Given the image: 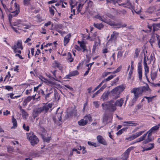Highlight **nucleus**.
Returning a JSON list of instances; mask_svg holds the SVG:
<instances>
[{
	"label": "nucleus",
	"instance_id": "obj_2",
	"mask_svg": "<svg viewBox=\"0 0 160 160\" xmlns=\"http://www.w3.org/2000/svg\"><path fill=\"white\" fill-rule=\"evenodd\" d=\"M147 91H150L148 85L146 84V86L140 87L138 88H133L131 91V93L134 94V97L133 98L132 102H134L136 101L139 97V95L141 94L143 92Z\"/></svg>",
	"mask_w": 160,
	"mask_h": 160
},
{
	"label": "nucleus",
	"instance_id": "obj_32",
	"mask_svg": "<svg viewBox=\"0 0 160 160\" xmlns=\"http://www.w3.org/2000/svg\"><path fill=\"white\" fill-rule=\"evenodd\" d=\"M119 5H123L124 7L129 8L131 6V3L129 2H128L127 3H122L121 4H118Z\"/></svg>",
	"mask_w": 160,
	"mask_h": 160
},
{
	"label": "nucleus",
	"instance_id": "obj_10",
	"mask_svg": "<svg viewBox=\"0 0 160 160\" xmlns=\"http://www.w3.org/2000/svg\"><path fill=\"white\" fill-rule=\"evenodd\" d=\"M144 132V131L138 132L129 137L126 138L125 139L129 140V141L132 140L142 135Z\"/></svg>",
	"mask_w": 160,
	"mask_h": 160
},
{
	"label": "nucleus",
	"instance_id": "obj_50",
	"mask_svg": "<svg viewBox=\"0 0 160 160\" xmlns=\"http://www.w3.org/2000/svg\"><path fill=\"white\" fill-rule=\"evenodd\" d=\"M60 108H58L57 111H56V113H58V115L59 116V117H58V120L60 121H61V113H62V112H61V113H58V110Z\"/></svg>",
	"mask_w": 160,
	"mask_h": 160
},
{
	"label": "nucleus",
	"instance_id": "obj_30",
	"mask_svg": "<svg viewBox=\"0 0 160 160\" xmlns=\"http://www.w3.org/2000/svg\"><path fill=\"white\" fill-rule=\"evenodd\" d=\"M16 49L19 48L21 50L23 49V47L22 46V42L21 41L18 40L17 41V42L16 45Z\"/></svg>",
	"mask_w": 160,
	"mask_h": 160
},
{
	"label": "nucleus",
	"instance_id": "obj_60",
	"mask_svg": "<svg viewBox=\"0 0 160 160\" xmlns=\"http://www.w3.org/2000/svg\"><path fill=\"white\" fill-rule=\"evenodd\" d=\"M82 5L81 4H79L78 6L77 7V11H78V12H80L81 11V8L82 7Z\"/></svg>",
	"mask_w": 160,
	"mask_h": 160
},
{
	"label": "nucleus",
	"instance_id": "obj_54",
	"mask_svg": "<svg viewBox=\"0 0 160 160\" xmlns=\"http://www.w3.org/2000/svg\"><path fill=\"white\" fill-rule=\"evenodd\" d=\"M49 12L51 15H54V10L52 7H49Z\"/></svg>",
	"mask_w": 160,
	"mask_h": 160
},
{
	"label": "nucleus",
	"instance_id": "obj_28",
	"mask_svg": "<svg viewBox=\"0 0 160 160\" xmlns=\"http://www.w3.org/2000/svg\"><path fill=\"white\" fill-rule=\"evenodd\" d=\"M138 77L140 80H141L142 76V72L141 67L140 66L138 67Z\"/></svg>",
	"mask_w": 160,
	"mask_h": 160
},
{
	"label": "nucleus",
	"instance_id": "obj_19",
	"mask_svg": "<svg viewBox=\"0 0 160 160\" xmlns=\"http://www.w3.org/2000/svg\"><path fill=\"white\" fill-rule=\"evenodd\" d=\"M115 26L114 28H124L126 27L127 25V24L124 23L123 24H122L121 23H116Z\"/></svg>",
	"mask_w": 160,
	"mask_h": 160
},
{
	"label": "nucleus",
	"instance_id": "obj_42",
	"mask_svg": "<svg viewBox=\"0 0 160 160\" xmlns=\"http://www.w3.org/2000/svg\"><path fill=\"white\" fill-rule=\"evenodd\" d=\"M142 53H143L144 55V58H143L144 65H146L147 64V63L146 62L147 61H146V55H145V50H143Z\"/></svg>",
	"mask_w": 160,
	"mask_h": 160
},
{
	"label": "nucleus",
	"instance_id": "obj_36",
	"mask_svg": "<svg viewBox=\"0 0 160 160\" xmlns=\"http://www.w3.org/2000/svg\"><path fill=\"white\" fill-rule=\"evenodd\" d=\"M67 59L69 60L70 62H72L73 61V59L72 57L71 54L69 52H68V53Z\"/></svg>",
	"mask_w": 160,
	"mask_h": 160
},
{
	"label": "nucleus",
	"instance_id": "obj_13",
	"mask_svg": "<svg viewBox=\"0 0 160 160\" xmlns=\"http://www.w3.org/2000/svg\"><path fill=\"white\" fill-rule=\"evenodd\" d=\"M13 25L14 26H17L18 28V29H21V28H20V27L22 26H25V27H24V28L25 29H28L30 28V26L29 25H27L24 24H22L21 23H19L18 22H14L13 24Z\"/></svg>",
	"mask_w": 160,
	"mask_h": 160
},
{
	"label": "nucleus",
	"instance_id": "obj_52",
	"mask_svg": "<svg viewBox=\"0 0 160 160\" xmlns=\"http://www.w3.org/2000/svg\"><path fill=\"white\" fill-rule=\"evenodd\" d=\"M122 68L121 65L118 67L115 71L113 72V73H115L119 72L121 70Z\"/></svg>",
	"mask_w": 160,
	"mask_h": 160
},
{
	"label": "nucleus",
	"instance_id": "obj_63",
	"mask_svg": "<svg viewBox=\"0 0 160 160\" xmlns=\"http://www.w3.org/2000/svg\"><path fill=\"white\" fill-rule=\"evenodd\" d=\"M106 87V84H104L102 87L98 90L100 92L102 91Z\"/></svg>",
	"mask_w": 160,
	"mask_h": 160
},
{
	"label": "nucleus",
	"instance_id": "obj_7",
	"mask_svg": "<svg viewBox=\"0 0 160 160\" xmlns=\"http://www.w3.org/2000/svg\"><path fill=\"white\" fill-rule=\"evenodd\" d=\"M112 118V114L105 113L103 117L102 122L105 125H106L111 122Z\"/></svg>",
	"mask_w": 160,
	"mask_h": 160
},
{
	"label": "nucleus",
	"instance_id": "obj_35",
	"mask_svg": "<svg viewBox=\"0 0 160 160\" xmlns=\"http://www.w3.org/2000/svg\"><path fill=\"white\" fill-rule=\"evenodd\" d=\"M84 119H85V120H86L87 121V122H88V121L90 122L92 121V118L90 114L86 115L84 117Z\"/></svg>",
	"mask_w": 160,
	"mask_h": 160
},
{
	"label": "nucleus",
	"instance_id": "obj_47",
	"mask_svg": "<svg viewBox=\"0 0 160 160\" xmlns=\"http://www.w3.org/2000/svg\"><path fill=\"white\" fill-rule=\"evenodd\" d=\"M43 139L44 142H47L48 143L50 140V137H43Z\"/></svg>",
	"mask_w": 160,
	"mask_h": 160
},
{
	"label": "nucleus",
	"instance_id": "obj_15",
	"mask_svg": "<svg viewBox=\"0 0 160 160\" xmlns=\"http://www.w3.org/2000/svg\"><path fill=\"white\" fill-rule=\"evenodd\" d=\"M98 41L96 40L94 42V44L93 45V48L92 49V52L93 53L95 52V50L97 48V47L100 44V40L98 37Z\"/></svg>",
	"mask_w": 160,
	"mask_h": 160
},
{
	"label": "nucleus",
	"instance_id": "obj_21",
	"mask_svg": "<svg viewBox=\"0 0 160 160\" xmlns=\"http://www.w3.org/2000/svg\"><path fill=\"white\" fill-rule=\"evenodd\" d=\"M140 48H136L135 50L134 55L133 56V57L134 58H137L138 57L140 52Z\"/></svg>",
	"mask_w": 160,
	"mask_h": 160
},
{
	"label": "nucleus",
	"instance_id": "obj_39",
	"mask_svg": "<svg viewBox=\"0 0 160 160\" xmlns=\"http://www.w3.org/2000/svg\"><path fill=\"white\" fill-rule=\"evenodd\" d=\"M12 48L13 49V51L15 53L18 52L19 53H21V51L20 50H17V49H16V45H14L12 47Z\"/></svg>",
	"mask_w": 160,
	"mask_h": 160
},
{
	"label": "nucleus",
	"instance_id": "obj_61",
	"mask_svg": "<svg viewBox=\"0 0 160 160\" xmlns=\"http://www.w3.org/2000/svg\"><path fill=\"white\" fill-rule=\"evenodd\" d=\"M57 31L60 34H61L62 35H63L64 34L66 33L67 32H66L64 31H62L60 30H58L57 29Z\"/></svg>",
	"mask_w": 160,
	"mask_h": 160
},
{
	"label": "nucleus",
	"instance_id": "obj_49",
	"mask_svg": "<svg viewBox=\"0 0 160 160\" xmlns=\"http://www.w3.org/2000/svg\"><path fill=\"white\" fill-rule=\"evenodd\" d=\"M109 25H110L111 26H113L115 27V26L116 23H115L114 22H112L110 21H106V22Z\"/></svg>",
	"mask_w": 160,
	"mask_h": 160
},
{
	"label": "nucleus",
	"instance_id": "obj_1",
	"mask_svg": "<svg viewBox=\"0 0 160 160\" xmlns=\"http://www.w3.org/2000/svg\"><path fill=\"white\" fill-rule=\"evenodd\" d=\"M52 103H43V105L33 109V115L34 118L38 117L41 113H46L51 112L52 110Z\"/></svg>",
	"mask_w": 160,
	"mask_h": 160
},
{
	"label": "nucleus",
	"instance_id": "obj_26",
	"mask_svg": "<svg viewBox=\"0 0 160 160\" xmlns=\"http://www.w3.org/2000/svg\"><path fill=\"white\" fill-rule=\"evenodd\" d=\"M35 96L34 95H33L32 96H29L24 101V103H25V105H26L27 103L29 102L32 98H33L34 100L35 99Z\"/></svg>",
	"mask_w": 160,
	"mask_h": 160
},
{
	"label": "nucleus",
	"instance_id": "obj_57",
	"mask_svg": "<svg viewBox=\"0 0 160 160\" xmlns=\"http://www.w3.org/2000/svg\"><path fill=\"white\" fill-rule=\"evenodd\" d=\"M21 111L22 115H24L25 116H28V114L24 109H21Z\"/></svg>",
	"mask_w": 160,
	"mask_h": 160
},
{
	"label": "nucleus",
	"instance_id": "obj_64",
	"mask_svg": "<svg viewBox=\"0 0 160 160\" xmlns=\"http://www.w3.org/2000/svg\"><path fill=\"white\" fill-rule=\"evenodd\" d=\"M65 87L68 89H69L71 91H72L73 90V89L72 87H71L70 86L68 85H66L65 86Z\"/></svg>",
	"mask_w": 160,
	"mask_h": 160
},
{
	"label": "nucleus",
	"instance_id": "obj_25",
	"mask_svg": "<svg viewBox=\"0 0 160 160\" xmlns=\"http://www.w3.org/2000/svg\"><path fill=\"white\" fill-rule=\"evenodd\" d=\"M120 0H107V4H110L111 5H115L116 3H118V1Z\"/></svg>",
	"mask_w": 160,
	"mask_h": 160
},
{
	"label": "nucleus",
	"instance_id": "obj_58",
	"mask_svg": "<svg viewBox=\"0 0 160 160\" xmlns=\"http://www.w3.org/2000/svg\"><path fill=\"white\" fill-rule=\"evenodd\" d=\"M122 52L121 51H119L118 52V55H117L118 58H120L122 56Z\"/></svg>",
	"mask_w": 160,
	"mask_h": 160
},
{
	"label": "nucleus",
	"instance_id": "obj_8",
	"mask_svg": "<svg viewBox=\"0 0 160 160\" xmlns=\"http://www.w3.org/2000/svg\"><path fill=\"white\" fill-rule=\"evenodd\" d=\"M18 6V5H17L16 3H15L14 6L15 10L14 11L11 12L13 14L10 13L8 15V18L10 21L13 17L17 15L19 12V6Z\"/></svg>",
	"mask_w": 160,
	"mask_h": 160
},
{
	"label": "nucleus",
	"instance_id": "obj_31",
	"mask_svg": "<svg viewBox=\"0 0 160 160\" xmlns=\"http://www.w3.org/2000/svg\"><path fill=\"white\" fill-rule=\"evenodd\" d=\"M42 79H43V81L46 83H48L52 85H54L55 84V83L54 82L48 80V79L45 78L44 77H42Z\"/></svg>",
	"mask_w": 160,
	"mask_h": 160
},
{
	"label": "nucleus",
	"instance_id": "obj_17",
	"mask_svg": "<svg viewBox=\"0 0 160 160\" xmlns=\"http://www.w3.org/2000/svg\"><path fill=\"white\" fill-rule=\"evenodd\" d=\"M148 135L147 139L143 142V143L146 144L148 142L152 141L153 140V138L152 137V134L150 132H148Z\"/></svg>",
	"mask_w": 160,
	"mask_h": 160
},
{
	"label": "nucleus",
	"instance_id": "obj_43",
	"mask_svg": "<svg viewBox=\"0 0 160 160\" xmlns=\"http://www.w3.org/2000/svg\"><path fill=\"white\" fill-rule=\"evenodd\" d=\"M56 71V70H54L53 71H51L50 72L54 76V77L52 78V79H53L56 81H58L57 80V79L56 78V74H55Z\"/></svg>",
	"mask_w": 160,
	"mask_h": 160
},
{
	"label": "nucleus",
	"instance_id": "obj_16",
	"mask_svg": "<svg viewBox=\"0 0 160 160\" xmlns=\"http://www.w3.org/2000/svg\"><path fill=\"white\" fill-rule=\"evenodd\" d=\"M124 102V99L123 98L117 100L114 104L116 107V106L121 107L122 106Z\"/></svg>",
	"mask_w": 160,
	"mask_h": 160
},
{
	"label": "nucleus",
	"instance_id": "obj_33",
	"mask_svg": "<svg viewBox=\"0 0 160 160\" xmlns=\"http://www.w3.org/2000/svg\"><path fill=\"white\" fill-rule=\"evenodd\" d=\"M78 2L76 1L73 0H71V2H70V5L71 6V8L72 10V8L75 6L77 5Z\"/></svg>",
	"mask_w": 160,
	"mask_h": 160
},
{
	"label": "nucleus",
	"instance_id": "obj_34",
	"mask_svg": "<svg viewBox=\"0 0 160 160\" xmlns=\"http://www.w3.org/2000/svg\"><path fill=\"white\" fill-rule=\"evenodd\" d=\"M93 26L99 29H101L103 27V26L102 24L94 23Z\"/></svg>",
	"mask_w": 160,
	"mask_h": 160
},
{
	"label": "nucleus",
	"instance_id": "obj_22",
	"mask_svg": "<svg viewBox=\"0 0 160 160\" xmlns=\"http://www.w3.org/2000/svg\"><path fill=\"white\" fill-rule=\"evenodd\" d=\"M159 128V126L156 125L152 127L148 132L146 133H148V132H150L151 133L154 132L156 131Z\"/></svg>",
	"mask_w": 160,
	"mask_h": 160
},
{
	"label": "nucleus",
	"instance_id": "obj_27",
	"mask_svg": "<svg viewBox=\"0 0 160 160\" xmlns=\"http://www.w3.org/2000/svg\"><path fill=\"white\" fill-rule=\"evenodd\" d=\"M87 121L85 120L84 119H82L78 122V124L79 125L83 126L87 123Z\"/></svg>",
	"mask_w": 160,
	"mask_h": 160
},
{
	"label": "nucleus",
	"instance_id": "obj_9",
	"mask_svg": "<svg viewBox=\"0 0 160 160\" xmlns=\"http://www.w3.org/2000/svg\"><path fill=\"white\" fill-rule=\"evenodd\" d=\"M160 40V36L158 34L153 33L150 39L149 42L152 46V44L153 43H155L156 41L158 42Z\"/></svg>",
	"mask_w": 160,
	"mask_h": 160
},
{
	"label": "nucleus",
	"instance_id": "obj_56",
	"mask_svg": "<svg viewBox=\"0 0 160 160\" xmlns=\"http://www.w3.org/2000/svg\"><path fill=\"white\" fill-rule=\"evenodd\" d=\"M93 103L95 107L96 108H98L99 106V104L98 103V101H94L93 102Z\"/></svg>",
	"mask_w": 160,
	"mask_h": 160
},
{
	"label": "nucleus",
	"instance_id": "obj_37",
	"mask_svg": "<svg viewBox=\"0 0 160 160\" xmlns=\"http://www.w3.org/2000/svg\"><path fill=\"white\" fill-rule=\"evenodd\" d=\"M124 123L131 124L129 126H136L138 124L134 122V121H126L124 122Z\"/></svg>",
	"mask_w": 160,
	"mask_h": 160
},
{
	"label": "nucleus",
	"instance_id": "obj_59",
	"mask_svg": "<svg viewBox=\"0 0 160 160\" xmlns=\"http://www.w3.org/2000/svg\"><path fill=\"white\" fill-rule=\"evenodd\" d=\"M114 76L113 75H111L110 76L108 77V78H106V80L107 81H109L111 79H112L113 78Z\"/></svg>",
	"mask_w": 160,
	"mask_h": 160
},
{
	"label": "nucleus",
	"instance_id": "obj_41",
	"mask_svg": "<svg viewBox=\"0 0 160 160\" xmlns=\"http://www.w3.org/2000/svg\"><path fill=\"white\" fill-rule=\"evenodd\" d=\"M160 26V24H154L152 25L153 32H154L157 29V27H159Z\"/></svg>",
	"mask_w": 160,
	"mask_h": 160
},
{
	"label": "nucleus",
	"instance_id": "obj_11",
	"mask_svg": "<svg viewBox=\"0 0 160 160\" xmlns=\"http://www.w3.org/2000/svg\"><path fill=\"white\" fill-rule=\"evenodd\" d=\"M160 9L157 6H152L149 7L147 10V12L149 13H152L153 12L158 11Z\"/></svg>",
	"mask_w": 160,
	"mask_h": 160
},
{
	"label": "nucleus",
	"instance_id": "obj_12",
	"mask_svg": "<svg viewBox=\"0 0 160 160\" xmlns=\"http://www.w3.org/2000/svg\"><path fill=\"white\" fill-rule=\"evenodd\" d=\"M119 33L116 31L113 32L112 33L111 35L110 38L108 40V42H115L118 37Z\"/></svg>",
	"mask_w": 160,
	"mask_h": 160
},
{
	"label": "nucleus",
	"instance_id": "obj_40",
	"mask_svg": "<svg viewBox=\"0 0 160 160\" xmlns=\"http://www.w3.org/2000/svg\"><path fill=\"white\" fill-rule=\"evenodd\" d=\"M155 97V96H153L151 97L145 96L144 98L148 100V103H149V102H152L154 98Z\"/></svg>",
	"mask_w": 160,
	"mask_h": 160
},
{
	"label": "nucleus",
	"instance_id": "obj_38",
	"mask_svg": "<svg viewBox=\"0 0 160 160\" xmlns=\"http://www.w3.org/2000/svg\"><path fill=\"white\" fill-rule=\"evenodd\" d=\"M157 76V73L155 71H152L151 74V78L152 80L156 78Z\"/></svg>",
	"mask_w": 160,
	"mask_h": 160
},
{
	"label": "nucleus",
	"instance_id": "obj_4",
	"mask_svg": "<svg viewBox=\"0 0 160 160\" xmlns=\"http://www.w3.org/2000/svg\"><path fill=\"white\" fill-rule=\"evenodd\" d=\"M27 138L30 141L31 145L34 146L37 144L39 142V139L33 132H30L27 133Z\"/></svg>",
	"mask_w": 160,
	"mask_h": 160
},
{
	"label": "nucleus",
	"instance_id": "obj_55",
	"mask_svg": "<svg viewBox=\"0 0 160 160\" xmlns=\"http://www.w3.org/2000/svg\"><path fill=\"white\" fill-rule=\"evenodd\" d=\"M23 128L24 130H26L27 131H29V127L28 126H27L26 127L25 124H24L23 125Z\"/></svg>",
	"mask_w": 160,
	"mask_h": 160
},
{
	"label": "nucleus",
	"instance_id": "obj_48",
	"mask_svg": "<svg viewBox=\"0 0 160 160\" xmlns=\"http://www.w3.org/2000/svg\"><path fill=\"white\" fill-rule=\"evenodd\" d=\"M150 147L148 148H145L142 151H144L145 150H151L152 148L154 147V144H150Z\"/></svg>",
	"mask_w": 160,
	"mask_h": 160
},
{
	"label": "nucleus",
	"instance_id": "obj_29",
	"mask_svg": "<svg viewBox=\"0 0 160 160\" xmlns=\"http://www.w3.org/2000/svg\"><path fill=\"white\" fill-rule=\"evenodd\" d=\"M147 133H146L144 134L140 138H138L135 141V142H139L144 140L146 138L147 135Z\"/></svg>",
	"mask_w": 160,
	"mask_h": 160
},
{
	"label": "nucleus",
	"instance_id": "obj_45",
	"mask_svg": "<svg viewBox=\"0 0 160 160\" xmlns=\"http://www.w3.org/2000/svg\"><path fill=\"white\" fill-rule=\"evenodd\" d=\"M30 156L32 158H34L38 157V154L35 152H33L30 154Z\"/></svg>",
	"mask_w": 160,
	"mask_h": 160
},
{
	"label": "nucleus",
	"instance_id": "obj_6",
	"mask_svg": "<svg viewBox=\"0 0 160 160\" xmlns=\"http://www.w3.org/2000/svg\"><path fill=\"white\" fill-rule=\"evenodd\" d=\"M134 148L133 147H131L128 148L121 156V157L118 159H115L114 160H126L128 158V156L131 150Z\"/></svg>",
	"mask_w": 160,
	"mask_h": 160
},
{
	"label": "nucleus",
	"instance_id": "obj_18",
	"mask_svg": "<svg viewBox=\"0 0 160 160\" xmlns=\"http://www.w3.org/2000/svg\"><path fill=\"white\" fill-rule=\"evenodd\" d=\"M71 37L70 34H68L64 38V45L65 46L69 42L70 38Z\"/></svg>",
	"mask_w": 160,
	"mask_h": 160
},
{
	"label": "nucleus",
	"instance_id": "obj_44",
	"mask_svg": "<svg viewBox=\"0 0 160 160\" xmlns=\"http://www.w3.org/2000/svg\"><path fill=\"white\" fill-rule=\"evenodd\" d=\"M88 143L89 145L94 146L95 147H96L98 146L97 143L93 142L88 141Z\"/></svg>",
	"mask_w": 160,
	"mask_h": 160
},
{
	"label": "nucleus",
	"instance_id": "obj_53",
	"mask_svg": "<svg viewBox=\"0 0 160 160\" xmlns=\"http://www.w3.org/2000/svg\"><path fill=\"white\" fill-rule=\"evenodd\" d=\"M78 72L77 71H74L70 73L72 76H75L78 74Z\"/></svg>",
	"mask_w": 160,
	"mask_h": 160
},
{
	"label": "nucleus",
	"instance_id": "obj_20",
	"mask_svg": "<svg viewBox=\"0 0 160 160\" xmlns=\"http://www.w3.org/2000/svg\"><path fill=\"white\" fill-rule=\"evenodd\" d=\"M53 66L54 67H57L60 70H62V67L60 63L57 61H55L53 64Z\"/></svg>",
	"mask_w": 160,
	"mask_h": 160
},
{
	"label": "nucleus",
	"instance_id": "obj_62",
	"mask_svg": "<svg viewBox=\"0 0 160 160\" xmlns=\"http://www.w3.org/2000/svg\"><path fill=\"white\" fill-rule=\"evenodd\" d=\"M144 65V68L145 69V71L146 72V73L147 72H148L149 68L148 66H147V64L146 65Z\"/></svg>",
	"mask_w": 160,
	"mask_h": 160
},
{
	"label": "nucleus",
	"instance_id": "obj_24",
	"mask_svg": "<svg viewBox=\"0 0 160 160\" xmlns=\"http://www.w3.org/2000/svg\"><path fill=\"white\" fill-rule=\"evenodd\" d=\"M12 122L13 123V126L11 128H15L17 126V123L16 119L14 118L13 116L12 117Z\"/></svg>",
	"mask_w": 160,
	"mask_h": 160
},
{
	"label": "nucleus",
	"instance_id": "obj_14",
	"mask_svg": "<svg viewBox=\"0 0 160 160\" xmlns=\"http://www.w3.org/2000/svg\"><path fill=\"white\" fill-rule=\"evenodd\" d=\"M97 139L98 141L100 143L104 145H107V143L102 137L101 135H98Z\"/></svg>",
	"mask_w": 160,
	"mask_h": 160
},
{
	"label": "nucleus",
	"instance_id": "obj_3",
	"mask_svg": "<svg viewBox=\"0 0 160 160\" xmlns=\"http://www.w3.org/2000/svg\"><path fill=\"white\" fill-rule=\"evenodd\" d=\"M113 100L105 102L102 104V107L103 110H108L110 112H114L116 110V107L113 103Z\"/></svg>",
	"mask_w": 160,
	"mask_h": 160
},
{
	"label": "nucleus",
	"instance_id": "obj_5",
	"mask_svg": "<svg viewBox=\"0 0 160 160\" xmlns=\"http://www.w3.org/2000/svg\"><path fill=\"white\" fill-rule=\"evenodd\" d=\"M125 88L122 86H119L116 87L111 91V93L114 97L113 98L116 99L119 97V94Z\"/></svg>",
	"mask_w": 160,
	"mask_h": 160
},
{
	"label": "nucleus",
	"instance_id": "obj_51",
	"mask_svg": "<svg viewBox=\"0 0 160 160\" xmlns=\"http://www.w3.org/2000/svg\"><path fill=\"white\" fill-rule=\"evenodd\" d=\"M30 0H24L23 3L24 5L28 6L30 4Z\"/></svg>",
	"mask_w": 160,
	"mask_h": 160
},
{
	"label": "nucleus",
	"instance_id": "obj_46",
	"mask_svg": "<svg viewBox=\"0 0 160 160\" xmlns=\"http://www.w3.org/2000/svg\"><path fill=\"white\" fill-rule=\"evenodd\" d=\"M7 148L8 152H12L14 150V148L10 146H8Z\"/></svg>",
	"mask_w": 160,
	"mask_h": 160
},
{
	"label": "nucleus",
	"instance_id": "obj_23",
	"mask_svg": "<svg viewBox=\"0 0 160 160\" xmlns=\"http://www.w3.org/2000/svg\"><path fill=\"white\" fill-rule=\"evenodd\" d=\"M110 92L108 91L104 92L102 95V98L104 101L106 100L108 98V96L110 94Z\"/></svg>",
	"mask_w": 160,
	"mask_h": 160
}]
</instances>
